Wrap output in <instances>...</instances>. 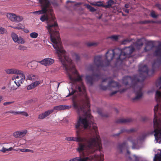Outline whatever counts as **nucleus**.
Masks as SVG:
<instances>
[{
	"instance_id": "obj_61",
	"label": "nucleus",
	"mask_w": 161,
	"mask_h": 161,
	"mask_svg": "<svg viewBox=\"0 0 161 161\" xmlns=\"http://www.w3.org/2000/svg\"><path fill=\"white\" fill-rule=\"evenodd\" d=\"M73 2L72 1H67V2H66V3H68L69 2Z\"/></svg>"
},
{
	"instance_id": "obj_38",
	"label": "nucleus",
	"mask_w": 161,
	"mask_h": 161,
	"mask_svg": "<svg viewBox=\"0 0 161 161\" xmlns=\"http://www.w3.org/2000/svg\"><path fill=\"white\" fill-rule=\"evenodd\" d=\"M72 89V91L71 92H70V91L69 90V93L68 95L66 96V97H68L70 96L73 95L76 92V90H73Z\"/></svg>"
},
{
	"instance_id": "obj_64",
	"label": "nucleus",
	"mask_w": 161,
	"mask_h": 161,
	"mask_svg": "<svg viewBox=\"0 0 161 161\" xmlns=\"http://www.w3.org/2000/svg\"><path fill=\"white\" fill-rule=\"evenodd\" d=\"M9 27H11L12 28H13V27H14V26H12L11 25H10V26H9Z\"/></svg>"
},
{
	"instance_id": "obj_62",
	"label": "nucleus",
	"mask_w": 161,
	"mask_h": 161,
	"mask_svg": "<svg viewBox=\"0 0 161 161\" xmlns=\"http://www.w3.org/2000/svg\"><path fill=\"white\" fill-rule=\"evenodd\" d=\"M127 153H129L130 152L128 151V150H127Z\"/></svg>"
},
{
	"instance_id": "obj_13",
	"label": "nucleus",
	"mask_w": 161,
	"mask_h": 161,
	"mask_svg": "<svg viewBox=\"0 0 161 161\" xmlns=\"http://www.w3.org/2000/svg\"><path fill=\"white\" fill-rule=\"evenodd\" d=\"M161 65V58H157L154 60L152 64V69L151 70V75H153L155 70Z\"/></svg>"
},
{
	"instance_id": "obj_37",
	"label": "nucleus",
	"mask_w": 161,
	"mask_h": 161,
	"mask_svg": "<svg viewBox=\"0 0 161 161\" xmlns=\"http://www.w3.org/2000/svg\"><path fill=\"white\" fill-rule=\"evenodd\" d=\"M10 85L11 89L13 90H16L17 88V87H18L16 85L15 86L12 85L11 83H10Z\"/></svg>"
},
{
	"instance_id": "obj_58",
	"label": "nucleus",
	"mask_w": 161,
	"mask_h": 161,
	"mask_svg": "<svg viewBox=\"0 0 161 161\" xmlns=\"http://www.w3.org/2000/svg\"><path fill=\"white\" fill-rule=\"evenodd\" d=\"M31 151H32V150H30V149H26V152H31Z\"/></svg>"
},
{
	"instance_id": "obj_17",
	"label": "nucleus",
	"mask_w": 161,
	"mask_h": 161,
	"mask_svg": "<svg viewBox=\"0 0 161 161\" xmlns=\"http://www.w3.org/2000/svg\"><path fill=\"white\" fill-rule=\"evenodd\" d=\"M27 132L26 130H24L22 131H16L13 133V136L15 138H20L24 136Z\"/></svg>"
},
{
	"instance_id": "obj_40",
	"label": "nucleus",
	"mask_w": 161,
	"mask_h": 161,
	"mask_svg": "<svg viewBox=\"0 0 161 161\" xmlns=\"http://www.w3.org/2000/svg\"><path fill=\"white\" fill-rule=\"evenodd\" d=\"M97 45V43L94 42H89L87 43V46L88 47L95 46Z\"/></svg>"
},
{
	"instance_id": "obj_47",
	"label": "nucleus",
	"mask_w": 161,
	"mask_h": 161,
	"mask_svg": "<svg viewBox=\"0 0 161 161\" xmlns=\"http://www.w3.org/2000/svg\"><path fill=\"white\" fill-rule=\"evenodd\" d=\"M75 56L76 60L77 61L79 60L80 59V57L79 54H75Z\"/></svg>"
},
{
	"instance_id": "obj_34",
	"label": "nucleus",
	"mask_w": 161,
	"mask_h": 161,
	"mask_svg": "<svg viewBox=\"0 0 161 161\" xmlns=\"http://www.w3.org/2000/svg\"><path fill=\"white\" fill-rule=\"evenodd\" d=\"M151 16L153 18H156L158 16V15H156L155 14V11L153 10H152L150 14Z\"/></svg>"
},
{
	"instance_id": "obj_3",
	"label": "nucleus",
	"mask_w": 161,
	"mask_h": 161,
	"mask_svg": "<svg viewBox=\"0 0 161 161\" xmlns=\"http://www.w3.org/2000/svg\"><path fill=\"white\" fill-rule=\"evenodd\" d=\"M139 75H136L132 77L126 76L123 77V83L125 85H129L130 82V86L134 90L135 97L132 98L133 102H134L140 100L142 97L143 92L142 88L143 87V81L146 78L147 75L151 76V70L148 69L147 66L144 65L139 68Z\"/></svg>"
},
{
	"instance_id": "obj_49",
	"label": "nucleus",
	"mask_w": 161,
	"mask_h": 161,
	"mask_svg": "<svg viewBox=\"0 0 161 161\" xmlns=\"http://www.w3.org/2000/svg\"><path fill=\"white\" fill-rule=\"evenodd\" d=\"M134 157L135 158V161H139V159L138 157L136 156V155H134Z\"/></svg>"
},
{
	"instance_id": "obj_8",
	"label": "nucleus",
	"mask_w": 161,
	"mask_h": 161,
	"mask_svg": "<svg viewBox=\"0 0 161 161\" xmlns=\"http://www.w3.org/2000/svg\"><path fill=\"white\" fill-rule=\"evenodd\" d=\"M41 4L42 9L40 10L32 12L31 13L34 14L40 15L45 14L48 11L51 14L53 13V9L51 6V3L48 0H38Z\"/></svg>"
},
{
	"instance_id": "obj_48",
	"label": "nucleus",
	"mask_w": 161,
	"mask_h": 161,
	"mask_svg": "<svg viewBox=\"0 0 161 161\" xmlns=\"http://www.w3.org/2000/svg\"><path fill=\"white\" fill-rule=\"evenodd\" d=\"M155 5L156 7H157L159 9L161 10V4H157Z\"/></svg>"
},
{
	"instance_id": "obj_28",
	"label": "nucleus",
	"mask_w": 161,
	"mask_h": 161,
	"mask_svg": "<svg viewBox=\"0 0 161 161\" xmlns=\"http://www.w3.org/2000/svg\"><path fill=\"white\" fill-rule=\"evenodd\" d=\"M13 150V148L12 147H9L8 149H6L4 147H2V148L1 149H0V151L3 152V153H5L6 151H10Z\"/></svg>"
},
{
	"instance_id": "obj_30",
	"label": "nucleus",
	"mask_w": 161,
	"mask_h": 161,
	"mask_svg": "<svg viewBox=\"0 0 161 161\" xmlns=\"http://www.w3.org/2000/svg\"><path fill=\"white\" fill-rule=\"evenodd\" d=\"M30 36L32 38H36L38 36V34L36 32H33L30 34Z\"/></svg>"
},
{
	"instance_id": "obj_33",
	"label": "nucleus",
	"mask_w": 161,
	"mask_h": 161,
	"mask_svg": "<svg viewBox=\"0 0 161 161\" xmlns=\"http://www.w3.org/2000/svg\"><path fill=\"white\" fill-rule=\"evenodd\" d=\"M8 113L13 114L14 115L18 114L20 113H19V111L16 112L14 110H10L9 111L5 112V114H7Z\"/></svg>"
},
{
	"instance_id": "obj_41",
	"label": "nucleus",
	"mask_w": 161,
	"mask_h": 161,
	"mask_svg": "<svg viewBox=\"0 0 161 161\" xmlns=\"http://www.w3.org/2000/svg\"><path fill=\"white\" fill-rule=\"evenodd\" d=\"M98 113L102 117H108V114H103L102 112H98Z\"/></svg>"
},
{
	"instance_id": "obj_24",
	"label": "nucleus",
	"mask_w": 161,
	"mask_h": 161,
	"mask_svg": "<svg viewBox=\"0 0 161 161\" xmlns=\"http://www.w3.org/2000/svg\"><path fill=\"white\" fill-rule=\"evenodd\" d=\"M36 75H34L32 74H31L27 76L26 80H31L34 81L36 79Z\"/></svg>"
},
{
	"instance_id": "obj_26",
	"label": "nucleus",
	"mask_w": 161,
	"mask_h": 161,
	"mask_svg": "<svg viewBox=\"0 0 161 161\" xmlns=\"http://www.w3.org/2000/svg\"><path fill=\"white\" fill-rule=\"evenodd\" d=\"M143 43L141 41V40H138L136 43L135 45L137 48L139 49L141 48L143 45Z\"/></svg>"
},
{
	"instance_id": "obj_21",
	"label": "nucleus",
	"mask_w": 161,
	"mask_h": 161,
	"mask_svg": "<svg viewBox=\"0 0 161 161\" xmlns=\"http://www.w3.org/2000/svg\"><path fill=\"white\" fill-rule=\"evenodd\" d=\"M136 131V130L135 129H131L130 130H127L125 129H122L121 130L120 132L117 134H115L114 136H118L120 134L123 132H127V133H130Z\"/></svg>"
},
{
	"instance_id": "obj_50",
	"label": "nucleus",
	"mask_w": 161,
	"mask_h": 161,
	"mask_svg": "<svg viewBox=\"0 0 161 161\" xmlns=\"http://www.w3.org/2000/svg\"><path fill=\"white\" fill-rule=\"evenodd\" d=\"M77 90L80 92H82V88L81 86H78L77 88Z\"/></svg>"
},
{
	"instance_id": "obj_46",
	"label": "nucleus",
	"mask_w": 161,
	"mask_h": 161,
	"mask_svg": "<svg viewBox=\"0 0 161 161\" xmlns=\"http://www.w3.org/2000/svg\"><path fill=\"white\" fill-rule=\"evenodd\" d=\"M17 27L19 28L18 30L22 29L24 28V26L22 24L19 23Z\"/></svg>"
},
{
	"instance_id": "obj_35",
	"label": "nucleus",
	"mask_w": 161,
	"mask_h": 161,
	"mask_svg": "<svg viewBox=\"0 0 161 161\" xmlns=\"http://www.w3.org/2000/svg\"><path fill=\"white\" fill-rule=\"evenodd\" d=\"M108 38L113 40L117 41L118 38V36L117 35H113Z\"/></svg>"
},
{
	"instance_id": "obj_54",
	"label": "nucleus",
	"mask_w": 161,
	"mask_h": 161,
	"mask_svg": "<svg viewBox=\"0 0 161 161\" xmlns=\"http://www.w3.org/2000/svg\"><path fill=\"white\" fill-rule=\"evenodd\" d=\"M125 8H129V4L128 3L126 4H125Z\"/></svg>"
},
{
	"instance_id": "obj_56",
	"label": "nucleus",
	"mask_w": 161,
	"mask_h": 161,
	"mask_svg": "<svg viewBox=\"0 0 161 161\" xmlns=\"http://www.w3.org/2000/svg\"><path fill=\"white\" fill-rule=\"evenodd\" d=\"M13 28L14 29H18H18H19L18 28V27H17V26H14V27H13Z\"/></svg>"
},
{
	"instance_id": "obj_53",
	"label": "nucleus",
	"mask_w": 161,
	"mask_h": 161,
	"mask_svg": "<svg viewBox=\"0 0 161 161\" xmlns=\"http://www.w3.org/2000/svg\"><path fill=\"white\" fill-rule=\"evenodd\" d=\"M20 151L22 152H26V149L24 148V149H21L20 150Z\"/></svg>"
},
{
	"instance_id": "obj_51",
	"label": "nucleus",
	"mask_w": 161,
	"mask_h": 161,
	"mask_svg": "<svg viewBox=\"0 0 161 161\" xmlns=\"http://www.w3.org/2000/svg\"><path fill=\"white\" fill-rule=\"evenodd\" d=\"M147 118L146 117H143L142 118V120L143 121H145L147 120Z\"/></svg>"
},
{
	"instance_id": "obj_52",
	"label": "nucleus",
	"mask_w": 161,
	"mask_h": 161,
	"mask_svg": "<svg viewBox=\"0 0 161 161\" xmlns=\"http://www.w3.org/2000/svg\"><path fill=\"white\" fill-rule=\"evenodd\" d=\"M124 11L125 13H129V10L128 9H127V8L125 9Z\"/></svg>"
},
{
	"instance_id": "obj_31",
	"label": "nucleus",
	"mask_w": 161,
	"mask_h": 161,
	"mask_svg": "<svg viewBox=\"0 0 161 161\" xmlns=\"http://www.w3.org/2000/svg\"><path fill=\"white\" fill-rule=\"evenodd\" d=\"M7 33V31L5 29L0 26V34H3Z\"/></svg>"
},
{
	"instance_id": "obj_59",
	"label": "nucleus",
	"mask_w": 161,
	"mask_h": 161,
	"mask_svg": "<svg viewBox=\"0 0 161 161\" xmlns=\"http://www.w3.org/2000/svg\"><path fill=\"white\" fill-rule=\"evenodd\" d=\"M107 79L106 78H105V79H103V81H102V82H105L107 80Z\"/></svg>"
},
{
	"instance_id": "obj_29",
	"label": "nucleus",
	"mask_w": 161,
	"mask_h": 161,
	"mask_svg": "<svg viewBox=\"0 0 161 161\" xmlns=\"http://www.w3.org/2000/svg\"><path fill=\"white\" fill-rule=\"evenodd\" d=\"M86 6L87 9H89L91 12H93L96 10V9L94 7H92L89 4H86Z\"/></svg>"
},
{
	"instance_id": "obj_42",
	"label": "nucleus",
	"mask_w": 161,
	"mask_h": 161,
	"mask_svg": "<svg viewBox=\"0 0 161 161\" xmlns=\"http://www.w3.org/2000/svg\"><path fill=\"white\" fill-rule=\"evenodd\" d=\"M20 113L18 114H22V115L25 116L26 117H27L28 116V114L25 112H19V111Z\"/></svg>"
},
{
	"instance_id": "obj_44",
	"label": "nucleus",
	"mask_w": 161,
	"mask_h": 161,
	"mask_svg": "<svg viewBox=\"0 0 161 161\" xmlns=\"http://www.w3.org/2000/svg\"><path fill=\"white\" fill-rule=\"evenodd\" d=\"M156 85L157 86L158 85L160 86L161 85V76L160 77L158 80L157 81Z\"/></svg>"
},
{
	"instance_id": "obj_7",
	"label": "nucleus",
	"mask_w": 161,
	"mask_h": 161,
	"mask_svg": "<svg viewBox=\"0 0 161 161\" xmlns=\"http://www.w3.org/2000/svg\"><path fill=\"white\" fill-rule=\"evenodd\" d=\"M5 71L7 74L17 75L12 78V80H15L14 83L18 86H20V84H22L24 82L25 79V75L22 71L15 68H12L6 69Z\"/></svg>"
},
{
	"instance_id": "obj_39",
	"label": "nucleus",
	"mask_w": 161,
	"mask_h": 161,
	"mask_svg": "<svg viewBox=\"0 0 161 161\" xmlns=\"http://www.w3.org/2000/svg\"><path fill=\"white\" fill-rule=\"evenodd\" d=\"M34 87L35 88L40 84V82L36 81L32 83Z\"/></svg>"
},
{
	"instance_id": "obj_19",
	"label": "nucleus",
	"mask_w": 161,
	"mask_h": 161,
	"mask_svg": "<svg viewBox=\"0 0 161 161\" xmlns=\"http://www.w3.org/2000/svg\"><path fill=\"white\" fill-rule=\"evenodd\" d=\"M132 121L131 118L120 119L116 121V123L119 124L126 123L130 122Z\"/></svg>"
},
{
	"instance_id": "obj_2",
	"label": "nucleus",
	"mask_w": 161,
	"mask_h": 161,
	"mask_svg": "<svg viewBox=\"0 0 161 161\" xmlns=\"http://www.w3.org/2000/svg\"><path fill=\"white\" fill-rule=\"evenodd\" d=\"M134 50V48L132 45L125 47L122 50L118 48L109 49L105 54L106 61L105 64L102 61V56H96L94 60V65H91L90 67V69L92 71V74L91 75H87L86 77L87 84L92 86L94 82L99 80L101 78L99 68L109 66L110 61L114 57L117 61L120 60L122 62L127 57H129Z\"/></svg>"
},
{
	"instance_id": "obj_12",
	"label": "nucleus",
	"mask_w": 161,
	"mask_h": 161,
	"mask_svg": "<svg viewBox=\"0 0 161 161\" xmlns=\"http://www.w3.org/2000/svg\"><path fill=\"white\" fill-rule=\"evenodd\" d=\"M7 16L8 19L12 22H20L23 20V19L22 16H17L13 13H8Z\"/></svg>"
},
{
	"instance_id": "obj_60",
	"label": "nucleus",
	"mask_w": 161,
	"mask_h": 161,
	"mask_svg": "<svg viewBox=\"0 0 161 161\" xmlns=\"http://www.w3.org/2000/svg\"><path fill=\"white\" fill-rule=\"evenodd\" d=\"M82 89H83L84 92H85V88L83 86H82Z\"/></svg>"
},
{
	"instance_id": "obj_18",
	"label": "nucleus",
	"mask_w": 161,
	"mask_h": 161,
	"mask_svg": "<svg viewBox=\"0 0 161 161\" xmlns=\"http://www.w3.org/2000/svg\"><path fill=\"white\" fill-rule=\"evenodd\" d=\"M155 47L156 50L154 52V55L156 56L159 57L158 58H161V43Z\"/></svg>"
},
{
	"instance_id": "obj_36",
	"label": "nucleus",
	"mask_w": 161,
	"mask_h": 161,
	"mask_svg": "<svg viewBox=\"0 0 161 161\" xmlns=\"http://www.w3.org/2000/svg\"><path fill=\"white\" fill-rule=\"evenodd\" d=\"M131 40H130L128 39H125L124 40H123L122 42H121V44H126L128 43H129L130 42V41Z\"/></svg>"
},
{
	"instance_id": "obj_20",
	"label": "nucleus",
	"mask_w": 161,
	"mask_h": 161,
	"mask_svg": "<svg viewBox=\"0 0 161 161\" xmlns=\"http://www.w3.org/2000/svg\"><path fill=\"white\" fill-rule=\"evenodd\" d=\"M127 143L126 141L124 142L122 144H119L118 148L120 150V153H122L124 150L127 147Z\"/></svg>"
},
{
	"instance_id": "obj_6",
	"label": "nucleus",
	"mask_w": 161,
	"mask_h": 161,
	"mask_svg": "<svg viewBox=\"0 0 161 161\" xmlns=\"http://www.w3.org/2000/svg\"><path fill=\"white\" fill-rule=\"evenodd\" d=\"M156 99L157 105L154 109L153 120L154 136L156 140L161 142V92L157 91Z\"/></svg>"
},
{
	"instance_id": "obj_10",
	"label": "nucleus",
	"mask_w": 161,
	"mask_h": 161,
	"mask_svg": "<svg viewBox=\"0 0 161 161\" xmlns=\"http://www.w3.org/2000/svg\"><path fill=\"white\" fill-rule=\"evenodd\" d=\"M71 108V105H60L55 106L53 108V109L47 110L39 114L38 116V118L39 119H43L51 114L53 112L54 110L60 111L61 110L69 109Z\"/></svg>"
},
{
	"instance_id": "obj_22",
	"label": "nucleus",
	"mask_w": 161,
	"mask_h": 161,
	"mask_svg": "<svg viewBox=\"0 0 161 161\" xmlns=\"http://www.w3.org/2000/svg\"><path fill=\"white\" fill-rule=\"evenodd\" d=\"M107 4L104 6L105 8H110L114 4V1L113 0H108L107 3Z\"/></svg>"
},
{
	"instance_id": "obj_57",
	"label": "nucleus",
	"mask_w": 161,
	"mask_h": 161,
	"mask_svg": "<svg viewBox=\"0 0 161 161\" xmlns=\"http://www.w3.org/2000/svg\"><path fill=\"white\" fill-rule=\"evenodd\" d=\"M3 100V97L2 96H0V103Z\"/></svg>"
},
{
	"instance_id": "obj_43",
	"label": "nucleus",
	"mask_w": 161,
	"mask_h": 161,
	"mask_svg": "<svg viewBox=\"0 0 161 161\" xmlns=\"http://www.w3.org/2000/svg\"><path fill=\"white\" fill-rule=\"evenodd\" d=\"M14 102V101L8 102L4 103L3 105L4 106H7L10 104H11L13 103Z\"/></svg>"
},
{
	"instance_id": "obj_5",
	"label": "nucleus",
	"mask_w": 161,
	"mask_h": 161,
	"mask_svg": "<svg viewBox=\"0 0 161 161\" xmlns=\"http://www.w3.org/2000/svg\"><path fill=\"white\" fill-rule=\"evenodd\" d=\"M56 52L58 59L61 61L67 75L71 82H80L82 80V75H80L73 64L72 60L69 58L63 47Z\"/></svg>"
},
{
	"instance_id": "obj_16",
	"label": "nucleus",
	"mask_w": 161,
	"mask_h": 161,
	"mask_svg": "<svg viewBox=\"0 0 161 161\" xmlns=\"http://www.w3.org/2000/svg\"><path fill=\"white\" fill-rule=\"evenodd\" d=\"M54 62V60L50 58H47L39 62L41 64L45 66H48L52 64Z\"/></svg>"
},
{
	"instance_id": "obj_32",
	"label": "nucleus",
	"mask_w": 161,
	"mask_h": 161,
	"mask_svg": "<svg viewBox=\"0 0 161 161\" xmlns=\"http://www.w3.org/2000/svg\"><path fill=\"white\" fill-rule=\"evenodd\" d=\"M27 47L23 45H19V46L18 49L20 51H25L27 49Z\"/></svg>"
},
{
	"instance_id": "obj_11",
	"label": "nucleus",
	"mask_w": 161,
	"mask_h": 161,
	"mask_svg": "<svg viewBox=\"0 0 161 161\" xmlns=\"http://www.w3.org/2000/svg\"><path fill=\"white\" fill-rule=\"evenodd\" d=\"M120 86L118 82H115L113 80L109 81L107 86H104L102 84H101L100 85V89L103 90H105L108 89L112 87H118L119 88Z\"/></svg>"
},
{
	"instance_id": "obj_63",
	"label": "nucleus",
	"mask_w": 161,
	"mask_h": 161,
	"mask_svg": "<svg viewBox=\"0 0 161 161\" xmlns=\"http://www.w3.org/2000/svg\"><path fill=\"white\" fill-rule=\"evenodd\" d=\"M5 87H3V88H2V89H5Z\"/></svg>"
},
{
	"instance_id": "obj_25",
	"label": "nucleus",
	"mask_w": 161,
	"mask_h": 161,
	"mask_svg": "<svg viewBox=\"0 0 161 161\" xmlns=\"http://www.w3.org/2000/svg\"><path fill=\"white\" fill-rule=\"evenodd\" d=\"M154 46L153 45V44H152L150 46V47H150V45H149V43H147V44L146 45V46L144 48V50L145 52H147L149 51L150 50H151L152 48H153L154 47Z\"/></svg>"
},
{
	"instance_id": "obj_14",
	"label": "nucleus",
	"mask_w": 161,
	"mask_h": 161,
	"mask_svg": "<svg viewBox=\"0 0 161 161\" xmlns=\"http://www.w3.org/2000/svg\"><path fill=\"white\" fill-rule=\"evenodd\" d=\"M135 138L134 136H130L128 138V140L132 144V148L133 149L136 148V145L138 143L139 141H140L143 139L144 136H143L142 137H139L136 139H135Z\"/></svg>"
},
{
	"instance_id": "obj_4",
	"label": "nucleus",
	"mask_w": 161,
	"mask_h": 161,
	"mask_svg": "<svg viewBox=\"0 0 161 161\" xmlns=\"http://www.w3.org/2000/svg\"><path fill=\"white\" fill-rule=\"evenodd\" d=\"M46 13V14L41 16L40 19L42 22L47 21V26L46 28L50 35V38L53 43V47L56 51L63 47L58 31V25L53 16V10L51 14L48 13V11Z\"/></svg>"
},
{
	"instance_id": "obj_55",
	"label": "nucleus",
	"mask_w": 161,
	"mask_h": 161,
	"mask_svg": "<svg viewBox=\"0 0 161 161\" xmlns=\"http://www.w3.org/2000/svg\"><path fill=\"white\" fill-rule=\"evenodd\" d=\"M151 22V21H143V23L144 24H146V23H150Z\"/></svg>"
},
{
	"instance_id": "obj_27",
	"label": "nucleus",
	"mask_w": 161,
	"mask_h": 161,
	"mask_svg": "<svg viewBox=\"0 0 161 161\" xmlns=\"http://www.w3.org/2000/svg\"><path fill=\"white\" fill-rule=\"evenodd\" d=\"M126 90V89L123 88L121 90H119V91H114V92H111L110 94V96H112L116 94L118 92H119L120 93H122V92H125Z\"/></svg>"
},
{
	"instance_id": "obj_9",
	"label": "nucleus",
	"mask_w": 161,
	"mask_h": 161,
	"mask_svg": "<svg viewBox=\"0 0 161 161\" xmlns=\"http://www.w3.org/2000/svg\"><path fill=\"white\" fill-rule=\"evenodd\" d=\"M100 155H92L89 157H87L84 158L80 157H76L72 158L69 161H104V155L100 151Z\"/></svg>"
},
{
	"instance_id": "obj_23",
	"label": "nucleus",
	"mask_w": 161,
	"mask_h": 161,
	"mask_svg": "<svg viewBox=\"0 0 161 161\" xmlns=\"http://www.w3.org/2000/svg\"><path fill=\"white\" fill-rule=\"evenodd\" d=\"M153 161H161V150L159 153L155 154Z\"/></svg>"
},
{
	"instance_id": "obj_15",
	"label": "nucleus",
	"mask_w": 161,
	"mask_h": 161,
	"mask_svg": "<svg viewBox=\"0 0 161 161\" xmlns=\"http://www.w3.org/2000/svg\"><path fill=\"white\" fill-rule=\"evenodd\" d=\"M11 36L14 42L19 44H24L25 42L22 38L21 37H19L18 36L14 33H12Z\"/></svg>"
},
{
	"instance_id": "obj_1",
	"label": "nucleus",
	"mask_w": 161,
	"mask_h": 161,
	"mask_svg": "<svg viewBox=\"0 0 161 161\" xmlns=\"http://www.w3.org/2000/svg\"><path fill=\"white\" fill-rule=\"evenodd\" d=\"M73 106L77 110L79 116L75 128L76 137H67L65 139L69 141H75L78 143L77 151L79 153L87 152L93 153L96 151H100L102 149L101 141L96 125L92 122V117L90 113L89 97L84 93L79 101L73 97Z\"/></svg>"
},
{
	"instance_id": "obj_45",
	"label": "nucleus",
	"mask_w": 161,
	"mask_h": 161,
	"mask_svg": "<svg viewBox=\"0 0 161 161\" xmlns=\"http://www.w3.org/2000/svg\"><path fill=\"white\" fill-rule=\"evenodd\" d=\"M34 88V86H33L32 83L30 85H29L27 87V89L28 90H31V89H33Z\"/></svg>"
}]
</instances>
